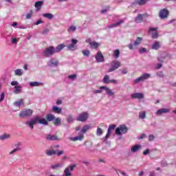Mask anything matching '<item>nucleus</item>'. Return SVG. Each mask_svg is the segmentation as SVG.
<instances>
[{
	"instance_id": "c756f323",
	"label": "nucleus",
	"mask_w": 176,
	"mask_h": 176,
	"mask_svg": "<svg viewBox=\"0 0 176 176\" xmlns=\"http://www.w3.org/2000/svg\"><path fill=\"white\" fill-rule=\"evenodd\" d=\"M91 129V125H85L82 129H81V134H85L87 131H89Z\"/></svg>"
},
{
	"instance_id": "a878e982",
	"label": "nucleus",
	"mask_w": 176,
	"mask_h": 176,
	"mask_svg": "<svg viewBox=\"0 0 176 176\" xmlns=\"http://www.w3.org/2000/svg\"><path fill=\"white\" fill-rule=\"evenodd\" d=\"M160 46H161L160 42L155 41L151 46V49L154 50H158V49H160Z\"/></svg>"
},
{
	"instance_id": "0eeeda50",
	"label": "nucleus",
	"mask_w": 176,
	"mask_h": 176,
	"mask_svg": "<svg viewBox=\"0 0 176 176\" xmlns=\"http://www.w3.org/2000/svg\"><path fill=\"white\" fill-rule=\"evenodd\" d=\"M157 28H149L148 34L151 35L153 39H157L159 38V32H157Z\"/></svg>"
},
{
	"instance_id": "473e14b6",
	"label": "nucleus",
	"mask_w": 176,
	"mask_h": 176,
	"mask_svg": "<svg viewBox=\"0 0 176 176\" xmlns=\"http://www.w3.org/2000/svg\"><path fill=\"white\" fill-rule=\"evenodd\" d=\"M63 164L61 163H57V164H54L51 165V168H52V170H57L58 168H60V167H63Z\"/></svg>"
},
{
	"instance_id": "1a4fd4ad",
	"label": "nucleus",
	"mask_w": 176,
	"mask_h": 176,
	"mask_svg": "<svg viewBox=\"0 0 176 176\" xmlns=\"http://www.w3.org/2000/svg\"><path fill=\"white\" fill-rule=\"evenodd\" d=\"M100 90H104L108 97H115V92L109 87L102 86L100 87Z\"/></svg>"
},
{
	"instance_id": "b1692460",
	"label": "nucleus",
	"mask_w": 176,
	"mask_h": 176,
	"mask_svg": "<svg viewBox=\"0 0 176 176\" xmlns=\"http://www.w3.org/2000/svg\"><path fill=\"white\" fill-rule=\"evenodd\" d=\"M90 48L94 49V50H97L98 47H100V44L96 41H92V43H90Z\"/></svg>"
},
{
	"instance_id": "f704fd0d",
	"label": "nucleus",
	"mask_w": 176,
	"mask_h": 176,
	"mask_svg": "<svg viewBox=\"0 0 176 176\" xmlns=\"http://www.w3.org/2000/svg\"><path fill=\"white\" fill-rule=\"evenodd\" d=\"M42 16L45 19H48V20H52L54 17V15L50 13H44L42 14Z\"/></svg>"
},
{
	"instance_id": "f3484780",
	"label": "nucleus",
	"mask_w": 176,
	"mask_h": 176,
	"mask_svg": "<svg viewBox=\"0 0 176 176\" xmlns=\"http://www.w3.org/2000/svg\"><path fill=\"white\" fill-rule=\"evenodd\" d=\"M131 98H135L137 100H142L144 98L145 96L142 93H134L131 95Z\"/></svg>"
},
{
	"instance_id": "cd10ccee",
	"label": "nucleus",
	"mask_w": 176,
	"mask_h": 176,
	"mask_svg": "<svg viewBox=\"0 0 176 176\" xmlns=\"http://www.w3.org/2000/svg\"><path fill=\"white\" fill-rule=\"evenodd\" d=\"M102 82L105 85L111 83V77L109 75H105L102 79Z\"/></svg>"
},
{
	"instance_id": "052dcab7",
	"label": "nucleus",
	"mask_w": 176,
	"mask_h": 176,
	"mask_svg": "<svg viewBox=\"0 0 176 176\" xmlns=\"http://www.w3.org/2000/svg\"><path fill=\"white\" fill-rule=\"evenodd\" d=\"M162 67H163V65L162 64V63H158L155 66V69H160V68H162Z\"/></svg>"
},
{
	"instance_id": "603ef678",
	"label": "nucleus",
	"mask_w": 176,
	"mask_h": 176,
	"mask_svg": "<svg viewBox=\"0 0 176 176\" xmlns=\"http://www.w3.org/2000/svg\"><path fill=\"white\" fill-rule=\"evenodd\" d=\"M21 145H22L21 142H19L15 144V149H18V152L19 151H21Z\"/></svg>"
},
{
	"instance_id": "412c9836",
	"label": "nucleus",
	"mask_w": 176,
	"mask_h": 176,
	"mask_svg": "<svg viewBox=\"0 0 176 176\" xmlns=\"http://www.w3.org/2000/svg\"><path fill=\"white\" fill-rule=\"evenodd\" d=\"M84 145H85L86 148L89 152H94L96 150L93 149V143L85 142Z\"/></svg>"
},
{
	"instance_id": "2f4dec72",
	"label": "nucleus",
	"mask_w": 176,
	"mask_h": 176,
	"mask_svg": "<svg viewBox=\"0 0 176 176\" xmlns=\"http://www.w3.org/2000/svg\"><path fill=\"white\" fill-rule=\"evenodd\" d=\"M64 47H65V45L60 44L55 48V53H60V52H61Z\"/></svg>"
},
{
	"instance_id": "7ed1b4c3",
	"label": "nucleus",
	"mask_w": 176,
	"mask_h": 176,
	"mask_svg": "<svg viewBox=\"0 0 176 176\" xmlns=\"http://www.w3.org/2000/svg\"><path fill=\"white\" fill-rule=\"evenodd\" d=\"M54 54H56V51L53 46L45 48L43 52V56H44V57H52Z\"/></svg>"
},
{
	"instance_id": "c03bdc74",
	"label": "nucleus",
	"mask_w": 176,
	"mask_h": 176,
	"mask_svg": "<svg viewBox=\"0 0 176 176\" xmlns=\"http://www.w3.org/2000/svg\"><path fill=\"white\" fill-rule=\"evenodd\" d=\"M22 104H23V99H19L17 101H15L14 102V107H21Z\"/></svg>"
},
{
	"instance_id": "2eb2a0df",
	"label": "nucleus",
	"mask_w": 176,
	"mask_h": 176,
	"mask_svg": "<svg viewBox=\"0 0 176 176\" xmlns=\"http://www.w3.org/2000/svg\"><path fill=\"white\" fill-rule=\"evenodd\" d=\"M76 43H78V40L74 38L72 39V43L67 46L68 50H70L71 52L76 50Z\"/></svg>"
},
{
	"instance_id": "0e129e2a",
	"label": "nucleus",
	"mask_w": 176,
	"mask_h": 176,
	"mask_svg": "<svg viewBox=\"0 0 176 176\" xmlns=\"http://www.w3.org/2000/svg\"><path fill=\"white\" fill-rule=\"evenodd\" d=\"M155 140V136L153 135H148V141H153Z\"/></svg>"
},
{
	"instance_id": "49530a36",
	"label": "nucleus",
	"mask_w": 176,
	"mask_h": 176,
	"mask_svg": "<svg viewBox=\"0 0 176 176\" xmlns=\"http://www.w3.org/2000/svg\"><path fill=\"white\" fill-rule=\"evenodd\" d=\"M8 138H10V135L8 133H5L0 136V140H8Z\"/></svg>"
},
{
	"instance_id": "f8f14e48",
	"label": "nucleus",
	"mask_w": 176,
	"mask_h": 176,
	"mask_svg": "<svg viewBox=\"0 0 176 176\" xmlns=\"http://www.w3.org/2000/svg\"><path fill=\"white\" fill-rule=\"evenodd\" d=\"M115 127H116V126H115L113 124L109 126L106 136L104 138H103V140L105 142H107V141H108L109 137H111V134H112V131H113V130H115Z\"/></svg>"
},
{
	"instance_id": "a18cd8bd",
	"label": "nucleus",
	"mask_w": 176,
	"mask_h": 176,
	"mask_svg": "<svg viewBox=\"0 0 176 176\" xmlns=\"http://www.w3.org/2000/svg\"><path fill=\"white\" fill-rule=\"evenodd\" d=\"M74 116L72 115L67 116V123H74Z\"/></svg>"
},
{
	"instance_id": "20e7f679",
	"label": "nucleus",
	"mask_w": 176,
	"mask_h": 176,
	"mask_svg": "<svg viewBox=\"0 0 176 176\" xmlns=\"http://www.w3.org/2000/svg\"><path fill=\"white\" fill-rule=\"evenodd\" d=\"M151 74L148 73H144L142 74L139 78L135 79L133 80L134 85H137L140 83V82H144V80H146L151 78Z\"/></svg>"
},
{
	"instance_id": "7c9ffc66",
	"label": "nucleus",
	"mask_w": 176,
	"mask_h": 176,
	"mask_svg": "<svg viewBox=\"0 0 176 176\" xmlns=\"http://www.w3.org/2000/svg\"><path fill=\"white\" fill-rule=\"evenodd\" d=\"M23 90V87L21 86H15L14 87V93L15 94H20L21 93V91Z\"/></svg>"
},
{
	"instance_id": "4c0bfd02",
	"label": "nucleus",
	"mask_w": 176,
	"mask_h": 176,
	"mask_svg": "<svg viewBox=\"0 0 176 176\" xmlns=\"http://www.w3.org/2000/svg\"><path fill=\"white\" fill-rule=\"evenodd\" d=\"M103 134H104V129L98 126L96 129V135H98V137H101V135H102Z\"/></svg>"
},
{
	"instance_id": "6ab92c4d",
	"label": "nucleus",
	"mask_w": 176,
	"mask_h": 176,
	"mask_svg": "<svg viewBox=\"0 0 176 176\" xmlns=\"http://www.w3.org/2000/svg\"><path fill=\"white\" fill-rule=\"evenodd\" d=\"M159 16L160 19H166V17L168 16V10L166 9H163L160 11Z\"/></svg>"
},
{
	"instance_id": "69168bd1",
	"label": "nucleus",
	"mask_w": 176,
	"mask_h": 176,
	"mask_svg": "<svg viewBox=\"0 0 176 176\" xmlns=\"http://www.w3.org/2000/svg\"><path fill=\"white\" fill-rule=\"evenodd\" d=\"M56 155L57 156H61V155H64V151H56Z\"/></svg>"
},
{
	"instance_id": "a211bd4d",
	"label": "nucleus",
	"mask_w": 176,
	"mask_h": 176,
	"mask_svg": "<svg viewBox=\"0 0 176 176\" xmlns=\"http://www.w3.org/2000/svg\"><path fill=\"white\" fill-rule=\"evenodd\" d=\"M84 139L85 135H83V133H80L79 135L74 138H69L70 141H73L74 142L76 141H83Z\"/></svg>"
},
{
	"instance_id": "de8ad7c7",
	"label": "nucleus",
	"mask_w": 176,
	"mask_h": 176,
	"mask_svg": "<svg viewBox=\"0 0 176 176\" xmlns=\"http://www.w3.org/2000/svg\"><path fill=\"white\" fill-rule=\"evenodd\" d=\"M137 1H138V6H142L145 5V3H146V2H148V1L149 0H137Z\"/></svg>"
},
{
	"instance_id": "9d476101",
	"label": "nucleus",
	"mask_w": 176,
	"mask_h": 176,
	"mask_svg": "<svg viewBox=\"0 0 176 176\" xmlns=\"http://www.w3.org/2000/svg\"><path fill=\"white\" fill-rule=\"evenodd\" d=\"M170 58H171V55L166 52H162L160 56L157 57L158 61L161 63H164V60H170Z\"/></svg>"
},
{
	"instance_id": "bb28decb",
	"label": "nucleus",
	"mask_w": 176,
	"mask_h": 176,
	"mask_svg": "<svg viewBox=\"0 0 176 176\" xmlns=\"http://www.w3.org/2000/svg\"><path fill=\"white\" fill-rule=\"evenodd\" d=\"M124 23V21L123 20H120L115 23L111 24L110 25H109V28H115V27H118L119 25H120V24H123Z\"/></svg>"
},
{
	"instance_id": "680f3d73",
	"label": "nucleus",
	"mask_w": 176,
	"mask_h": 176,
	"mask_svg": "<svg viewBox=\"0 0 176 176\" xmlns=\"http://www.w3.org/2000/svg\"><path fill=\"white\" fill-rule=\"evenodd\" d=\"M50 30L49 29H45V30H44L43 32H42V34H43V35H47V34H49V32H50Z\"/></svg>"
},
{
	"instance_id": "5701e85b",
	"label": "nucleus",
	"mask_w": 176,
	"mask_h": 176,
	"mask_svg": "<svg viewBox=\"0 0 176 176\" xmlns=\"http://www.w3.org/2000/svg\"><path fill=\"white\" fill-rule=\"evenodd\" d=\"M142 148V146L140 144H136L131 148V152H132V153H135V152H138V151H140Z\"/></svg>"
},
{
	"instance_id": "58836bf2",
	"label": "nucleus",
	"mask_w": 176,
	"mask_h": 176,
	"mask_svg": "<svg viewBox=\"0 0 176 176\" xmlns=\"http://www.w3.org/2000/svg\"><path fill=\"white\" fill-rule=\"evenodd\" d=\"M75 31H76V26H75V25H71L67 29V32L69 34H72Z\"/></svg>"
},
{
	"instance_id": "13d9d810",
	"label": "nucleus",
	"mask_w": 176,
	"mask_h": 176,
	"mask_svg": "<svg viewBox=\"0 0 176 176\" xmlns=\"http://www.w3.org/2000/svg\"><path fill=\"white\" fill-rule=\"evenodd\" d=\"M17 152H19V148H14L10 152L9 155H14V153H16Z\"/></svg>"
},
{
	"instance_id": "c85d7f7f",
	"label": "nucleus",
	"mask_w": 176,
	"mask_h": 176,
	"mask_svg": "<svg viewBox=\"0 0 176 176\" xmlns=\"http://www.w3.org/2000/svg\"><path fill=\"white\" fill-rule=\"evenodd\" d=\"M45 118L46 122H54V119H56V117L53 114H47Z\"/></svg>"
},
{
	"instance_id": "6e6d98bb",
	"label": "nucleus",
	"mask_w": 176,
	"mask_h": 176,
	"mask_svg": "<svg viewBox=\"0 0 176 176\" xmlns=\"http://www.w3.org/2000/svg\"><path fill=\"white\" fill-rule=\"evenodd\" d=\"M156 76L158 78H164V74H163V72H158L156 73Z\"/></svg>"
},
{
	"instance_id": "e433bc0d",
	"label": "nucleus",
	"mask_w": 176,
	"mask_h": 176,
	"mask_svg": "<svg viewBox=\"0 0 176 176\" xmlns=\"http://www.w3.org/2000/svg\"><path fill=\"white\" fill-rule=\"evenodd\" d=\"M47 156H53V155H56L57 153V151L56 150H47L45 151Z\"/></svg>"
},
{
	"instance_id": "bf43d9fd",
	"label": "nucleus",
	"mask_w": 176,
	"mask_h": 176,
	"mask_svg": "<svg viewBox=\"0 0 176 176\" xmlns=\"http://www.w3.org/2000/svg\"><path fill=\"white\" fill-rule=\"evenodd\" d=\"M5 100V93H1L0 95V102H2V101Z\"/></svg>"
},
{
	"instance_id": "5fc2aeb1",
	"label": "nucleus",
	"mask_w": 176,
	"mask_h": 176,
	"mask_svg": "<svg viewBox=\"0 0 176 176\" xmlns=\"http://www.w3.org/2000/svg\"><path fill=\"white\" fill-rule=\"evenodd\" d=\"M148 50H146V48H140L139 49V53H140V54H144V53H147Z\"/></svg>"
},
{
	"instance_id": "dca6fc26",
	"label": "nucleus",
	"mask_w": 176,
	"mask_h": 176,
	"mask_svg": "<svg viewBox=\"0 0 176 176\" xmlns=\"http://www.w3.org/2000/svg\"><path fill=\"white\" fill-rule=\"evenodd\" d=\"M170 109L168 108H163L161 109H158L155 112V115H157V116H161V115H163V113H170Z\"/></svg>"
},
{
	"instance_id": "4468645a",
	"label": "nucleus",
	"mask_w": 176,
	"mask_h": 176,
	"mask_svg": "<svg viewBox=\"0 0 176 176\" xmlns=\"http://www.w3.org/2000/svg\"><path fill=\"white\" fill-rule=\"evenodd\" d=\"M95 58L97 63H104V55H102V52L101 51H98V53L95 55Z\"/></svg>"
},
{
	"instance_id": "f257e3e1",
	"label": "nucleus",
	"mask_w": 176,
	"mask_h": 176,
	"mask_svg": "<svg viewBox=\"0 0 176 176\" xmlns=\"http://www.w3.org/2000/svg\"><path fill=\"white\" fill-rule=\"evenodd\" d=\"M44 124L47 126L49 123L46 121V118H42L41 116H36L34 118L25 122V124L27 127H29L30 130H34V126L35 124Z\"/></svg>"
},
{
	"instance_id": "3c124183",
	"label": "nucleus",
	"mask_w": 176,
	"mask_h": 176,
	"mask_svg": "<svg viewBox=\"0 0 176 176\" xmlns=\"http://www.w3.org/2000/svg\"><path fill=\"white\" fill-rule=\"evenodd\" d=\"M78 76L76 74H72L68 76V79H70V80H76Z\"/></svg>"
},
{
	"instance_id": "72a5a7b5",
	"label": "nucleus",
	"mask_w": 176,
	"mask_h": 176,
	"mask_svg": "<svg viewBox=\"0 0 176 176\" xmlns=\"http://www.w3.org/2000/svg\"><path fill=\"white\" fill-rule=\"evenodd\" d=\"M52 111L55 112V113L60 114L61 112H63V109L58 107L53 106Z\"/></svg>"
},
{
	"instance_id": "338daca9",
	"label": "nucleus",
	"mask_w": 176,
	"mask_h": 176,
	"mask_svg": "<svg viewBox=\"0 0 176 176\" xmlns=\"http://www.w3.org/2000/svg\"><path fill=\"white\" fill-rule=\"evenodd\" d=\"M11 85L12 86H19V82L17 81H12L11 82Z\"/></svg>"
},
{
	"instance_id": "aec40b11",
	"label": "nucleus",
	"mask_w": 176,
	"mask_h": 176,
	"mask_svg": "<svg viewBox=\"0 0 176 176\" xmlns=\"http://www.w3.org/2000/svg\"><path fill=\"white\" fill-rule=\"evenodd\" d=\"M48 67H58V60L52 58L48 63H47Z\"/></svg>"
},
{
	"instance_id": "393cba45",
	"label": "nucleus",
	"mask_w": 176,
	"mask_h": 176,
	"mask_svg": "<svg viewBox=\"0 0 176 176\" xmlns=\"http://www.w3.org/2000/svg\"><path fill=\"white\" fill-rule=\"evenodd\" d=\"M43 85V82H39L36 81H32L30 82V86L31 87H38L39 86Z\"/></svg>"
},
{
	"instance_id": "ea45409f",
	"label": "nucleus",
	"mask_w": 176,
	"mask_h": 176,
	"mask_svg": "<svg viewBox=\"0 0 176 176\" xmlns=\"http://www.w3.org/2000/svg\"><path fill=\"white\" fill-rule=\"evenodd\" d=\"M53 123L55 126H60L61 124V118H56L54 120Z\"/></svg>"
},
{
	"instance_id": "ddd939ff",
	"label": "nucleus",
	"mask_w": 176,
	"mask_h": 176,
	"mask_svg": "<svg viewBox=\"0 0 176 176\" xmlns=\"http://www.w3.org/2000/svg\"><path fill=\"white\" fill-rule=\"evenodd\" d=\"M141 42H142V38L138 37L133 44L130 43L128 45V47L130 50H133V49H134V46H139V45H141Z\"/></svg>"
},
{
	"instance_id": "39448f33",
	"label": "nucleus",
	"mask_w": 176,
	"mask_h": 176,
	"mask_svg": "<svg viewBox=\"0 0 176 176\" xmlns=\"http://www.w3.org/2000/svg\"><path fill=\"white\" fill-rule=\"evenodd\" d=\"M122 67V64L119 60H114L111 62V67L109 69L108 72H113V71H116L118 68Z\"/></svg>"
},
{
	"instance_id": "8fccbe9b",
	"label": "nucleus",
	"mask_w": 176,
	"mask_h": 176,
	"mask_svg": "<svg viewBox=\"0 0 176 176\" xmlns=\"http://www.w3.org/2000/svg\"><path fill=\"white\" fill-rule=\"evenodd\" d=\"M113 56L115 58H119V56H120V51L119 50H114Z\"/></svg>"
},
{
	"instance_id": "4d7b16f0",
	"label": "nucleus",
	"mask_w": 176,
	"mask_h": 176,
	"mask_svg": "<svg viewBox=\"0 0 176 176\" xmlns=\"http://www.w3.org/2000/svg\"><path fill=\"white\" fill-rule=\"evenodd\" d=\"M149 153H151V150L149 148L143 151L144 156H146V155H149Z\"/></svg>"
},
{
	"instance_id": "a19ab883",
	"label": "nucleus",
	"mask_w": 176,
	"mask_h": 176,
	"mask_svg": "<svg viewBox=\"0 0 176 176\" xmlns=\"http://www.w3.org/2000/svg\"><path fill=\"white\" fill-rule=\"evenodd\" d=\"M42 5H43V1H38L35 3L34 6L36 9H41V8H42Z\"/></svg>"
},
{
	"instance_id": "864d4df0",
	"label": "nucleus",
	"mask_w": 176,
	"mask_h": 176,
	"mask_svg": "<svg viewBox=\"0 0 176 176\" xmlns=\"http://www.w3.org/2000/svg\"><path fill=\"white\" fill-rule=\"evenodd\" d=\"M137 6H138V1L137 0H135L133 2L131 3V7L137 8Z\"/></svg>"
},
{
	"instance_id": "423d86ee",
	"label": "nucleus",
	"mask_w": 176,
	"mask_h": 176,
	"mask_svg": "<svg viewBox=\"0 0 176 176\" xmlns=\"http://www.w3.org/2000/svg\"><path fill=\"white\" fill-rule=\"evenodd\" d=\"M129 129L125 125H120L116 129V134L117 135H122V134H126Z\"/></svg>"
},
{
	"instance_id": "6e6552de",
	"label": "nucleus",
	"mask_w": 176,
	"mask_h": 176,
	"mask_svg": "<svg viewBox=\"0 0 176 176\" xmlns=\"http://www.w3.org/2000/svg\"><path fill=\"white\" fill-rule=\"evenodd\" d=\"M89 119V113L87 111L82 112L77 117L76 120L78 122H86Z\"/></svg>"
},
{
	"instance_id": "09e8293b",
	"label": "nucleus",
	"mask_w": 176,
	"mask_h": 176,
	"mask_svg": "<svg viewBox=\"0 0 176 176\" xmlns=\"http://www.w3.org/2000/svg\"><path fill=\"white\" fill-rule=\"evenodd\" d=\"M82 53L85 57H89L90 56V51L89 50H82Z\"/></svg>"
},
{
	"instance_id": "f03ea898",
	"label": "nucleus",
	"mask_w": 176,
	"mask_h": 176,
	"mask_svg": "<svg viewBox=\"0 0 176 176\" xmlns=\"http://www.w3.org/2000/svg\"><path fill=\"white\" fill-rule=\"evenodd\" d=\"M34 113V110L31 109H25L21 111L19 113V118L22 119H25L27 118H31Z\"/></svg>"
},
{
	"instance_id": "9b49d317",
	"label": "nucleus",
	"mask_w": 176,
	"mask_h": 176,
	"mask_svg": "<svg viewBox=\"0 0 176 176\" xmlns=\"http://www.w3.org/2000/svg\"><path fill=\"white\" fill-rule=\"evenodd\" d=\"M75 167H76V164H72L69 166L66 167L64 170V175L72 176V173L71 172L74 171Z\"/></svg>"
},
{
	"instance_id": "774afa93",
	"label": "nucleus",
	"mask_w": 176,
	"mask_h": 176,
	"mask_svg": "<svg viewBox=\"0 0 176 176\" xmlns=\"http://www.w3.org/2000/svg\"><path fill=\"white\" fill-rule=\"evenodd\" d=\"M129 72L127 71V69H123L121 71V74H122V75H126Z\"/></svg>"
},
{
	"instance_id": "c9c22d12",
	"label": "nucleus",
	"mask_w": 176,
	"mask_h": 176,
	"mask_svg": "<svg viewBox=\"0 0 176 176\" xmlns=\"http://www.w3.org/2000/svg\"><path fill=\"white\" fill-rule=\"evenodd\" d=\"M14 74L16 76H23V69H16L14 71Z\"/></svg>"
},
{
	"instance_id": "e2e57ef3",
	"label": "nucleus",
	"mask_w": 176,
	"mask_h": 176,
	"mask_svg": "<svg viewBox=\"0 0 176 176\" xmlns=\"http://www.w3.org/2000/svg\"><path fill=\"white\" fill-rule=\"evenodd\" d=\"M146 138V134H142L138 138L139 140H144V138Z\"/></svg>"
},
{
	"instance_id": "79ce46f5",
	"label": "nucleus",
	"mask_w": 176,
	"mask_h": 176,
	"mask_svg": "<svg viewBox=\"0 0 176 176\" xmlns=\"http://www.w3.org/2000/svg\"><path fill=\"white\" fill-rule=\"evenodd\" d=\"M142 20H143L142 14H139V15L135 19V23H142Z\"/></svg>"
},
{
	"instance_id": "37998d69",
	"label": "nucleus",
	"mask_w": 176,
	"mask_h": 176,
	"mask_svg": "<svg viewBox=\"0 0 176 176\" xmlns=\"http://www.w3.org/2000/svg\"><path fill=\"white\" fill-rule=\"evenodd\" d=\"M145 118H146V111H140L139 113V119H145Z\"/></svg>"
},
{
	"instance_id": "4be33fe9",
	"label": "nucleus",
	"mask_w": 176,
	"mask_h": 176,
	"mask_svg": "<svg viewBox=\"0 0 176 176\" xmlns=\"http://www.w3.org/2000/svg\"><path fill=\"white\" fill-rule=\"evenodd\" d=\"M46 140L48 141H58L60 138L55 135L48 134L46 135Z\"/></svg>"
}]
</instances>
